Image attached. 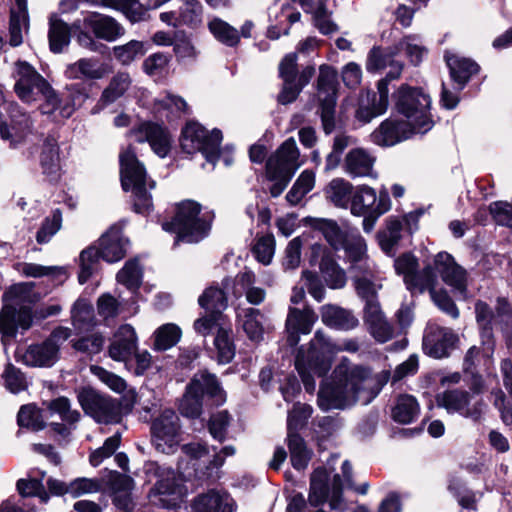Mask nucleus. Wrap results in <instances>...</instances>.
Instances as JSON below:
<instances>
[{
    "label": "nucleus",
    "mask_w": 512,
    "mask_h": 512,
    "mask_svg": "<svg viewBox=\"0 0 512 512\" xmlns=\"http://www.w3.org/2000/svg\"><path fill=\"white\" fill-rule=\"evenodd\" d=\"M385 378L374 375L370 369L341 359L331 379L322 382L318 392V405L323 411L345 409L357 402L369 404L380 392Z\"/></svg>",
    "instance_id": "obj_1"
},
{
    "label": "nucleus",
    "mask_w": 512,
    "mask_h": 512,
    "mask_svg": "<svg viewBox=\"0 0 512 512\" xmlns=\"http://www.w3.org/2000/svg\"><path fill=\"white\" fill-rule=\"evenodd\" d=\"M358 348L356 340L333 341L321 330L316 331L308 348L301 347L295 359V367L305 390L309 393L315 391V377L321 378L327 374L331 368L332 359L337 353L342 351L354 353Z\"/></svg>",
    "instance_id": "obj_2"
},
{
    "label": "nucleus",
    "mask_w": 512,
    "mask_h": 512,
    "mask_svg": "<svg viewBox=\"0 0 512 512\" xmlns=\"http://www.w3.org/2000/svg\"><path fill=\"white\" fill-rule=\"evenodd\" d=\"M34 283H19L4 294L6 303L0 313V333L5 344L6 337L14 336L17 328L28 329L32 322L31 304L37 300Z\"/></svg>",
    "instance_id": "obj_3"
},
{
    "label": "nucleus",
    "mask_w": 512,
    "mask_h": 512,
    "mask_svg": "<svg viewBox=\"0 0 512 512\" xmlns=\"http://www.w3.org/2000/svg\"><path fill=\"white\" fill-rule=\"evenodd\" d=\"M119 160L122 187L125 191L132 192L135 212L149 213L153 204L148 190L155 188V181L147 178L145 167L137 159L131 146L120 153Z\"/></svg>",
    "instance_id": "obj_4"
},
{
    "label": "nucleus",
    "mask_w": 512,
    "mask_h": 512,
    "mask_svg": "<svg viewBox=\"0 0 512 512\" xmlns=\"http://www.w3.org/2000/svg\"><path fill=\"white\" fill-rule=\"evenodd\" d=\"M72 28L78 44L93 52L100 46L95 38L114 42L125 34V28L114 18L95 12L74 21Z\"/></svg>",
    "instance_id": "obj_5"
},
{
    "label": "nucleus",
    "mask_w": 512,
    "mask_h": 512,
    "mask_svg": "<svg viewBox=\"0 0 512 512\" xmlns=\"http://www.w3.org/2000/svg\"><path fill=\"white\" fill-rule=\"evenodd\" d=\"M351 465L348 461L342 463V473L344 480L340 475L333 476L331 491L329 492L328 481L329 472L326 468L319 467L314 470L310 480V492L308 501L311 506L317 507L329 500L332 510L344 512L347 510V503L342 498L343 486H351Z\"/></svg>",
    "instance_id": "obj_6"
},
{
    "label": "nucleus",
    "mask_w": 512,
    "mask_h": 512,
    "mask_svg": "<svg viewBox=\"0 0 512 512\" xmlns=\"http://www.w3.org/2000/svg\"><path fill=\"white\" fill-rule=\"evenodd\" d=\"M145 472L149 477L156 479L149 492L151 503L163 508H175L183 502L187 495V489L180 474L157 462L147 463Z\"/></svg>",
    "instance_id": "obj_7"
},
{
    "label": "nucleus",
    "mask_w": 512,
    "mask_h": 512,
    "mask_svg": "<svg viewBox=\"0 0 512 512\" xmlns=\"http://www.w3.org/2000/svg\"><path fill=\"white\" fill-rule=\"evenodd\" d=\"M165 231L174 232L179 240L197 243L207 236L210 219L201 213V206L195 201L186 200L177 205L175 217L162 225Z\"/></svg>",
    "instance_id": "obj_8"
},
{
    "label": "nucleus",
    "mask_w": 512,
    "mask_h": 512,
    "mask_svg": "<svg viewBox=\"0 0 512 512\" xmlns=\"http://www.w3.org/2000/svg\"><path fill=\"white\" fill-rule=\"evenodd\" d=\"M395 98L397 110L414 126L417 133H426L433 127L430 113L431 98L422 89L403 84Z\"/></svg>",
    "instance_id": "obj_9"
},
{
    "label": "nucleus",
    "mask_w": 512,
    "mask_h": 512,
    "mask_svg": "<svg viewBox=\"0 0 512 512\" xmlns=\"http://www.w3.org/2000/svg\"><path fill=\"white\" fill-rule=\"evenodd\" d=\"M204 395L214 398L217 404L225 401L224 391L216 377L207 372H200L194 375L186 388L179 405L181 414L188 418L199 417L202 413Z\"/></svg>",
    "instance_id": "obj_10"
},
{
    "label": "nucleus",
    "mask_w": 512,
    "mask_h": 512,
    "mask_svg": "<svg viewBox=\"0 0 512 512\" xmlns=\"http://www.w3.org/2000/svg\"><path fill=\"white\" fill-rule=\"evenodd\" d=\"M496 312L483 301L475 304L476 321L481 330L482 344L487 352L494 347L493 329L498 327L508 337H512V305L504 298H498Z\"/></svg>",
    "instance_id": "obj_11"
},
{
    "label": "nucleus",
    "mask_w": 512,
    "mask_h": 512,
    "mask_svg": "<svg viewBox=\"0 0 512 512\" xmlns=\"http://www.w3.org/2000/svg\"><path fill=\"white\" fill-rule=\"evenodd\" d=\"M33 121L29 114L22 111L15 101L0 97V137L16 148L31 133Z\"/></svg>",
    "instance_id": "obj_12"
},
{
    "label": "nucleus",
    "mask_w": 512,
    "mask_h": 512,
    "mask_svg": "<svg viewBox=\"0 0 512 512\" xmlns=\"http://www.w3.org/2000/svg\"><path fill=\"white\" fill-rule=\"evenodd\" d=\"M390 67L386 77L381 79L377 84L378 93L366 91L362 92L359 97V104L356 110V118L362 122H370L374 117L383 114L388 107V84L392 80H396L401 76L404 64L394 61L393 58L388 63Z\"/></svg>",
    "instance_id": "obj_13"
},
{
    "label": "nucleus",
    "mask_w": 512,
    "mask_h": 512,
    "mask_svg": "<svg viewBox=\"0 0 512 512\" xmlns=\"http://www.w3.org/2000/svg\"><path fill=\"white\" fill-rule=\"evenodd\" d=\"M222 141L219 129L208 131L200 123L191 121L182 130L181 147L184 152H201L206 160L215 165L218 146Z\"/></svg>",
    "instance_id": "obj_14"
},
{
    "label": "nucleus",
    "mask_w": 512,
    "mask_h": 512,
    "mask_svg": "<svg viewBox=\"0 0 512 512\" xmlns=\"http://www.w3.org/2000/svg\"><path fill=\"white\" fill-rule=\"evenodd\" d=\"M71 335L66 327L56 328L49 338L40 344L30 345L22 356L23 362L31 367H51L59 359V350Z\"/></svg>",
    "instance_id": "obj_15"
},
{
    "label": "nucleus",
    "mask_w": 512,
    "mask_h": 512,
    "mask_svg": "<svg viewBox=\"0 0 512 512\" xmlns=\"http://www.w3.org/2000/svg\"><path fill=\"white\" fill-rule=\"evenodd\" d=\"M12 77L15 81L14 92L27 104L40 100L41 92L47 90L49 84L31 64L21 60L15 62Z\"/></svg>",
    "instance_id": "obj_16"
},
{
    "label": "nucleus",
    "mask_w": 512,
    "mask_h": 512,
    "mask_svg": "<svg viewBox=\"0 0 512 512\" xmlns=\"http://www.w3.org/2000/svg\"><path fill=\"white\" fill-rule=\"evenodd\" d=\"M155 448L165 454L174 453L180 444V424L177 414L170 409L164 410L151 427Z\"/></svg>",
    "instance_id": "obj_17"
},
{
    "label": "nucleus",
    "mask_w": 512,
    "mask_h": 512,
    "mask_svg": "<svg viewBox=\"0 0 512 512\" xmlns=\"http://www.w3.org/2000/svg\"><path fill=\"white\" fill-rule=\"evenodd\" d=\"M78 401L85 413L99 423L109 424L120 421L121 409L118 403L98 394L93 389H82L78 393Z\"/></svg>",
    "instance_id": "obj_18"
},
{
    "label": "nucleus",
    "mask_w": 512,
    "mask_h": 512,
    "mask_svg": "<svg viewBox=\"0 0 512 512\" xmlns=\"http://www.w3.org/2000/svg\"><path fill=\"white\" fill-rule=\"evenodd\" d=\"M472 395L464 390H447L437 395L436 402L448 413H458L474 422L480 421L483 415L485 404L482 400L472 403Z\"/></svg>",
    "instance_id": "obj_19"
},
{
    "label": "nucleus",
    "mask_w": 512,
    "mask_h": 512,
    "mask_svg": "<svg viewBox=\"0 0 512 512\" xmlns=\"http://www.w3.org/2000/svg\"><path fill=\"white\" fill-rule=\"evenodd\" d=\"M395 270L403 275L407 288L412 292H423L426 287H431L437 281V276L432 267L427 266L421 273H417L418 263L411 254H404L395 260Z\"/></svg>",
    "instance_id": "obj_20"
},
{
    "label": "nucleus",
    "mask_w": 512,
    "mask_h": 512,
    "mask_svg": "<svg viewBox=\"0 0 512 512\" xmlns=\"http://www.w3.org/2000/svg\"><path fill=\"white\" fill-rule=\"evenodd\" d=\"M320 257L319 270L327 286L331 289H341L346 285V272L338 264L332 252L324 245L315 243L311 246L310 263Z\"/></svg>",
    "instance_id": "obj_21"
},
{
    "label": "nucleus",
    "mask_w": 512,
    "mask_h": 512,
    "mask_svg": "<svg viewBox=\"0 0 512 512\" xmlns=\"http://www.w3.org/2000/svg\"><path fill=\"white\" fill-rule=\"evenodd\" d=\"M299 151L296 141L293 138L287 139L277 151L270 156L266 164L267 173L285 175V178H292L300 167Z\"/></svg>",
    "instance_id": "obj_22"
},
{
    "label": "nucleus",
    "mask_w": 512,
    "mask_h": 512,
    "mask_svg": "<svg viewBox=\"0 0 512 512\" xmlns=\"http://www.w3.org/2000/svg\"><path fill=\"white\" fill-rule=\"evenodd\" d=\"M434 266L442 280L450 286L455 293L466 296L467 272L458 265L452 255L440 252L434 258Z\"/></svg>",
    "instance_id": "obj_23"
},
{
    "label": "nucleus",
    "mask_w": 512,
    "mask_h": 512,
    "mask_svg": "<svg viewBox=\"0 0 512 512\" xmlns=\"http://www.w3.org/2000/svg\"><path fill=\"white\" fill-rule=\"evenodd\" d=\"M131 137L138 143L148 142L153 152L164 158L170 151L171 137L160 125L143 122L130 132Z\"/></svg>",
    "instance_id": "obj_24"
},
{
    "label": "nucleus",
    "mask_w": 512,
    "mask_h": 512,
    "mask_svg": "<svg viewBox=\"0 0 512 512\" xmlns=\"http://www.w3.org/2000/svg\"><path fill=\"white\" fill-rule=\"evenodd\" d=\"M417 133L414 126L405 120L386 119L371 134V141L379 146H393Z\"/></svg>",
    "instance_id": "obj_25"
},
{
    "label": "nucleus",
    "mask_w": 512,
    "mask_h": 512,
    "mask_svg": "<svg viewBox=\"0 0 512 512\" xmlns=\"http://www.w3.org/2000/svg\"><path fill=\"white\" fill-rule=\"evenodd\" d=\"M128 245L129 240L124 237L121 228L112 226L101 235L96 247L104 261L115 263L124 258Z\"/></svg>",
    "instance_id": "obj_26"
},
{
    "label": "nucleus",
    "mask_w": 512,
    "mask_h": 512,
    "mask_svg": "<svg viewBox=\"0 0 512 512\" xmlns=\"http://www.w3.org/2000/svg\"><path fill=\"white\" fill-rule=\"evenodd\" d=\"M318 316L311 308L303 310L290 308L286 319L287 343L296 346L300 340V334H309Z\"/></svg>",
    "instance_id": "obj_27"
},
{
    "label": "nucleus",
    "mask_w": 512,
    "mask_h": 512,
    "mask_svg": "<svg viewBox=\"0 0 512 512\" xmlns=\"http://www.w3.org/2000/svg\"><path fill=\"white\" fill-rule=\"evenodd\" d=\"M458 341L457 335L448 328L435 327L424 337V349L434 358H443L449 355Z\"/></svg>",
    "instance_id": "obj_28"
},
{
    "label": "nucleus",
    "mask_w": 512,
    "mask_h": 512,
    "mask_svg": "<svg viewBox=\"0 0 512 512\" xmlns=\"http://www.w3.org/2000/svg\"><path fill=\"white\" fill-rule=\"evenodd\" d=\"M41 98L44 99V102L39 107L40 112L47 115L54 122L69 118L75 111L74 100L70 98L60 99L49 84L47 90L41 92Z\"/></svg>",
    "instance_id": "obj_29"
},
{
    "label": "nucleus",
    "mask_w": 512,
    "mask_h": 512,
    "mask_svg": "<svg viewBox=\"0 0 512 512\" xmlns=\"http://www.w3.org/2000/svg\"><path fill=\"white\" fill-rule=\"evenodd\" d=\"M341 249L345 252V257L348 263H350L351 270L357 272L363 269H371L373 265L370 262L367 255V244L365 239L357 232L352 233L345 240Z\"/></svg>",
    "instance_id": "obj_30"
},
{
    "label": "nucleus",
    "mask_w": 512,
    "mask_h": 512,
    "mask_svg": "<svg viewBox=\"0 0 512 512\" xmlns=\"http://www.w3.org/2000/svg\"><path fill=\"white\" fill-rule=\"evenodd\" d=\"M182 450L191 459L200 461L207 469L221 467L226 457L233 456L236 453L235 447L228 445L219 452L213 449V454H210L208 448L200 443L184 445Z\"/></svg>",
    "instance_id": "obj_31"
},
{
    "label": "nucleus",
    "mask_w": 512,
    "mask_h": 512,
    "mask_svg": "<svg viewBox=\"0 0 512 512\" xmlns=\"http://www.w3.org/2000/svg\"><path fill=\"white\" fill-rule=\"evenodd\" d=\"M132 85V78L127 72H117L103 90L98 102L92 108V114H98L107 106L123 97Z\"/></svg>",
    "instance_id": "obj_32"
},
{
    "label": "nucleus",
    "mask_w": 512,
    "mask_h": 512,
    "mask_svg": "<svg viewBox=\"0 0 512 512\" xmlns=\"http://www.w3.org/2000/svg\"><path fill=\"white\" fill-rule=\"evenodd\" d=\"M137 348V335L135 329L129 325H121L114 335L109 346V356L115 361H126Z\"/></svg>",
    "instance_id": "obj_33"
},
{
    "label": "nucleus",
    "mask_w": 512,
    "mask_h": 512,
    "mask_svg": "<svg viewBox=\"0 0 512 512\" xmlns=\"http://www.w3.org/2000/svg\"><path fill=\"white\" fill-rule=\"evenodd\" d=\"M304 221L306 225L319 231L327 243L336 251L341 249V246L353 231L342 229L336 221L331 219L306 217Z\"/></svg>",
    "instance_id": "obj_34"
},
{
    "label": "nucleus",
    "mask_w": 512,
    "mask_h": 512,
    "mask_svg": "<svg viewBox=\"0 0 512 512\" xmlns=\"http://www.w3.org/2000/svg\"><path fill=\"white\" fill-rule=\"evenodd\" d=\"M236 503L226 492L210 490L195 498L193 512H234Z\"/></svg>",
    "instance_id": "obj_35"
},
{
    "label": "nucleus",
    "mask_w": 512,
    "mask_h": 512,
    "mask_svg": "<svg viewBox=\"0 0 512 512\" xmlns=\"http://www.w3.org/2000/svg\"><path fill=\"white\" fill-rule=\"evenodd\" d=\"M445 60L457 91L462 90L471 76L479 71V65L476 62L455 53L447 52Z\"/></svg>",
    "instance_id": "obj_36"
},
{
    "label": "nucleus",
    "mask_w": 512,
    "mask_h": 512,
    "mask_svg": "<svg viewBox=\"0 0 512 512\" xmlns=\"http://www.w3.org/2000/svg\"><path fill=\"white\" fill-rule=\"evenodd\" d=\"M375 157L363 148L348 152L344 159V170L352 177H376L373 166Z\"/></svg>",
    "instance_id": "obj_37"
},
{
    "label": "nucleus",
    "mask_w": 512,
    "mask_h": 512,
    "mask_svg": "<svg viewBox=\"0 0 512 512\" xmlns=\"http://www.w3.org/2000/svg\"><path fill=\"white\" fill-rule=\"evenodd\" d=\"M29 26L27 0H14L10 11L9 43L19 46L23 42V34Z\"/></svg>",
    "instance_id": "obj_38"
},
{
    "label": "nucleus",
    "mask_w": 512,
    "mask_h": 512,
    "mask_svg": "<svg viewBox=\"0 0 512 512\" xmlns=\"http://www.w3.org/2000/svg\"><path fill=\"white\" fill-rule=\"evenodd\" d=\"M40 166L43 174L50 182L59 180L61 175V164L59 147L55 138L47 137L40 153Z\"/></svg>",
    "instance_id": "obj_39"
},
{
    "label": "nucleus",
    "mask_w": 512,
    "mask_h": 512,
    "mask_svg": "<svg viewBox=\"0 0 512 512\" xmlns=\"http://www.w3.org/2000/svg\"><path fill=\"white\" fill-rule=\"evenodd\" d=\"M223 289L216 287L207 288L199 297V305L207 312L222 313L227 308V293L229 289L233 290L234 281L231 278H225L222 281Z\"/></svg>",
    "instance_id": "obj_40"
},
{
    "label": "nucleus",
    "mask_w": 512,
    "mask_h": 512,
    "mask_svg": "<svg viewBox=\"0 0 512 512\" xmlns=\"http://www.w3.org/2000/svg\"><path fill=\"white\" fill-rule=\"evenodd\" d=\"M322 322L337 330H351L358 326L359 320L349 310L335 305H324L321 308Z\"/></svg>",
    "instance_id": "obj_41"
},
{
    "label": "nucleus",
    "mask_w": 512,
    "mask_h": 512,
    "mask_svg": "<svg viewBox=\"0 0 512 512\" xmlns=\"http://www.w3.org/2000/svg\"><path fill=\"white\" fill-rule=\"evenodd\" d=\"M233 281L232 294L235 297H240L244 293L246 300L252 305H259L265 300L266 291L263 288L254 286L256 277L252 271L239 273Z\"/></svg>",
    "instance_id": "obj_42"
},
{
    "label": "nucleus",
    "mask_w": 512,
    "mask_h": 512,
    "mask_svg": "<svg viewBox=\"0 0 512 512\" xmlns=\"http://www.w3.org/2000/svg\"><path fill=\"white\" fill-rule=\"evenodd\" d=\"M237 319L250 340L259 342L263 339L265 316L260 310L251 307L241 308L237 312Z\"/></svg>",
    "instance_id": "obj_43"
},
{
    "label": "nucleus",
    "mask_w": 512,
    "mask_h": 512,
    "mask_svg": "<svg viewBox=\"0 0 512 512\" xmlns=\"http://www.w3.org/2000/svg\"><path fill=\"white\" fill-rule=\"evenodd\" d=\"M378 200L379 197L372 187L359 185L353 190L349 204L350 211L354 216L366 215L376 210Z\"/></svg>",
    "instance_id": "obj_44"
},
{
    "label": "nucleus",
    "mask_w": 512,
    "mask_h": 512,
    "mask_svg": "<svg viewBox=\"0 0 512 512\" xmlns=\"http://www.w3.org/2000/svg\"><path fill=\"white\" fill-rule=\"evenodd\" d=\"M373 268L374 266L370 270L363 269L362 271H357V274L353 277L357 295L365 300L366 303L377 301V293L382 288L380 279L373 274Z\"/></svg>",
    "instance_id": "obj_45"
},
{
    "label": "nucleus",
    "mask_w": 512,
    "mask_h": 512,
    "mask_svg": "<svg viewBox=\"0 0 512 512\" xmlns=\"http://www.w3.org/2000/svg\"><path fill=\"white\" fill-rule=\"evenodd\" d=\"M354 187L344 178H334L325 188L326 198L336 207L348 208Z\"/></svg>",
    "instance_id": "obj_46"
},
{
    "label": "nucleus",
    "mask_w": 512,
    "mask_h": 512,
    "mask_svg": "<svg viewBox=\"0 0 512 512\" xmlns=\"http://www.w3.org/2000/svg\"><path fill=\"white\" fill-rule=\"evenodd\" d=\"M400 53H404L409 62L417 66L426 56L427 48L423 45L419 36L407 35L394 46V54Z\"/></svg>",
    "instance_id": "obj_47"
},
{
    "label": "nucleus",
    "mask_w": 512,
    "mask_h": 512,
    "mask_svg": "<svg viewBox=\"0 0 512 512\" xmlns=\"http://www.w3.org/2000/svg\"><path fill=\"white\" fill-rule=\"evenodd\" d=\"M71 32L74 33L72 26L69 27L57 16H52L48 34L50 50L54 53L62 52L70 43Z\"/></svg>",
    "instance_id": "obj_48"
},
{
    "label": "nucleus",
    "mask_w": 512,
    "mask_h": 512,
    "mask_svg": "<svg viewBox=\"0 0 512 512\" xmlns=\"http://www.w3.org/2000/svg\"><path fill=\"white\" fill-rule=\"evenodd\" d=\"M337 85V71L327 65L320 66L317 81L320 103L328 102L329 100L336 102Z\"/></svg>",
    "instance_id": "obj_49"
},
{
    "label": "nucleus",
    "mask_w": 512,
    "mask_h": 512,
    "mask_svg": "<svg viewBox=\"0 0 512 512\" xmlns=\"http://www.w3.org/2000/svg\"><path fill=\"white\" fill-rule=\"evenodd\" d=\"M148 51V44L144 41L131 40L123 45L114 46V58L122 65H129L136 59L144 56Z\"/></svg>",
    "instance_id": "obj_50"
},
{
    "label": "nucleus",
    "mask_w": 512,
    "mask_h": 512,
    "mask_svg": "<svg viewBox=\"0 0 512 512\" xmlns=\"http://www.w3.org/2000/svg\"><path fill=\"white\" fill-rule=\"evenodd\" d=\"M419 414V404L411 395H400L392 410L393 419L402 424L413 422Z\"/></svg>",
    "instance_id": "obj_51"
},
{
    "label": "nucleus",
    "mask_w": 512,
    "mask_h": 512,
    "mask_svg": "<svg viewBox=\"0 0 512 512\" xmlns=\"http://www.w3.org/2000/svg\"><path fill=\"white\" fill-rule=\"evenodd\" d=\"M214 346L217 350L219 363H229L235 355V346L232 341V329L230 325L219 326L214 339Z\"/></svg>",
    "instance_id": "obj_52"
},
{
    "label": "nucleus",
    "mask_w": 512,
    "mask_h": 512,
    "mask_svg": "<svg viewBox=\"0 0 512 512\" xmlns=\"http://www.w3.org/2000/svg\"><path fill=\"white\" fill-rule=\"evenodd\" d=\"M45 472L41 473V478L28 476L27 478H21L16 483L18 493L22 497H37L42 504H46L49 501V494L42 482Z\"/></svg>",
    "instance_id": "obj_53"
},
{
    "label": "nucleus",
    "mask_w": 512,
    "mask_h": 512,
    "mask_svg": "<svg viewBox=\"0 0 512 512\" xmlns=\"http://www.w3.org/2000/svg\"><path fill=\"white\" fill-rule=\"evenodd\" d=\"M182 331L179 326L167 323L156 329L154 332V349L166 351L175 346L181 339Z\"/></svg>",
    "instance_id": "obj_54"
},
{
    "label": "nucleus",
    "mask_w": 512,
    "mask_h": 512,
    "mask_svg": "<svg viewBox=\"0 0 512 512\" xmlns=\"http://www.w3.org/2000/svg\"><path fill=\"white\" fill-rule=\"evenodd\" d=\"M288 447L291 463L297 470H304L311 459V451L307 449L304 440L296 433H288Z\"/></svg>",
    "instance_id": "obj_55"
},
{
    "label": "nucleus",
    "mask_w": 512,
    "mask_h": 512,
    "mask_svg": "<svg viewBox=\"0 0 512 512\" xmlns=\"http://www.w3.org/2000/svg\"><path fill=\"white\" fill-rule=\"evenodd\" d=\"M142 277L143 268L140 265L138 258L128 260L116 275L118 283L133 291L140 287Z\"/></svg>",
    "instance_id": "obj_56"
},
{
    "label": "nucleus",
    "mask_w": 512,
    "mask_h": 512,
    "mask_svg": "<svg viewBox=\"0 0 512 512\" xmlns=\"http://www.w3.org/2000/svg\"><path fill=\"white\" fill-rule=\"evenodd\" d=\"M100 257L101 255L96 245H91L81 251L79 255L80 271L78 275L80 284L86 283L97 271Z\"/></svg>",
    "instance_id": "obj_57"
},
{
    "label": "nucleus",
    "mask_w": 512,
    "mask_h": 512,
    "mask_svg": "<svg viewBox=\"0 0 512 512\" xmlns=\"http://www.w3.org/2000/svg\"><path fill=\"white\" fill-rule=\"evenodd\" d=\"M72 323L79 331L88 330L95 325L94 309L83 299H78L71 311Z\"/></svg>",
    "instance_id": "obj_58"
},
{
    "label": "nucleus",
    "mask_w": 512,
    "mask_h": 512,
    "mask_svg": "<svg viewBox=\"0 0 512 512\" xmlns=\"http://www.w3.org/2000/svg\"><path fill=\"white\" fill-rule=\"evenodd\" d=\"M402 224L396 218H388L386 228L377 235L378 242L386 254H392L395 245L401 238Z\"/></svg>",
    "instance_id": "obj_59"
},
{
    "label": "nucleus",
    "mask_w": 512,
    "mask_h": 512,
    "mask_svg": "<svg viewBox=\"0 0 512 512\" xmlns=\"http://www.w3.org/2000/svg\"><path fill=\"white\" fill-rule=\"evenodd\" d=\"M208 29L216 40L227 46H235L240 39L238 31L220 18L208 22Z\"/></svg>",
    "instance_id": "obj_60"
},
{
    "label": "nucleus",
    "mask_w": 512,
    "mask_h": 512,
    "mask_svg": "<svg viewBox=\"0 0 512 512\" xmlns=\"http://www.w3.org/2000/svg\"><path fill=\"white\" fill-rule=\"evenodd\" d=\"M356 139L345 133L337 134L334 138L333 149L326 157L325 170L331 171L338 167L343 151L354 145Z\"/></svg>",
    "instance_id": "obj_61"
},
{
    "label": "nucleus",
    "mask_w": 512,
    "mask_h": 512,
    "mask_svg": "<svg viewBox=\"0 0 512 512\" xmlns=\"http://www.w3.org/2000/svg\"><path fill=\"white\" fill-rule=\"evenodd\" d=\"M19 271L26 277L51 276L53 278H66V270L60 266H43L35 263L20 264Z\"/></svg>",
    "instance_id": "obj_62"
},
{
    "label": "nucleus",
    "mask_w": 512,
    "mask_h": 512,
    "mask_svg": "<svg viewBox=\"0 0 512 512\" xmlns=\"http://www.w3.org/2000/svg\"><path fill=\"white\" fill-rule=\"evenodd\" d=\"M17 421L19 426L27 427L33 431H39L45 426L41 411L33 404L24 405L20 408Z\"/></svg>",
    "instance_id": "obj_63"
},
{
    "label": "nucleus",
    "mask_w": 512,
    "mask_h": 512,
    "mask_svg": "<svg viewBox=\"0 0 512 512\" xmlns=\"http://www.w3.org/2000/svg\"><path fill=\"white\" fill-rule=\"evenodd\" d=\"M62 225V213L59 209L52 212L51 216H48L43 221L40 229L36 234V241L39 244L48 243L51 238L60 230Z\"/></svg>",
    "instance_id": "obj_64"
}]
</instances>
